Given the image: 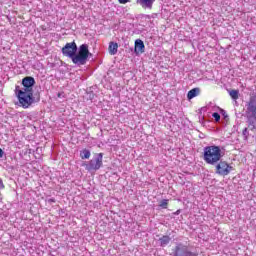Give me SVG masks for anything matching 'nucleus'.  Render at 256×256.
Instances as JSON below:
<instances>
[{"label":"nucleus","mask_w":256,"mask_h":256,"mask_svg":"<svg viewBox=\"0 0 256 256\" xmlns=\"http://www.w3.org/2000/svg\"><path fill=\"white\" fill-rule=\"evenodd\" d=\"M212 117H214V119H215L216 122L221 121V115H219V113H217V112H214V113L212 114Z\"/></svg>","instance_id":"obj_16"},{"label":"nucleus","mask_w":256,"mask_h":256,"mask_svg":"<svg viewBox=\"0 0 256 256\" xmlns=\"http://www.w3.org/2000/svg\"><path fill=\"white\" fill-rule=\"evenodd\" d=\"M139 53H145V44L141 39L135 41V54L139 55Z\"/></svg>","instance_id":"obj_9"},{"label":"nucleus","mask_w":256,"mask_h":256,"mask_svg":"<svg viewBox=\"0 0 256 256\" xmlns=\"http://www.w3.org/2000/svg\"><path fill=\"white\" fill-rule=\"evenodd\" d=\"M230 97L236 101V99H239V91L238 90H231L229 92Z\"/></svg>","instance_id":"obj_14"},{"label":"nucleus","mask_w":256,"mask_h":256,"mask_svg":"<svg viewBox=\"0 0 256 256\" xmlns=\"http://www.w3.org/2000/svg\"><path fill=\"white\" fill-rule=\"evenodd\" d=\"M136 3L140 5L142 9H153L155 0H136Z\"/></svg>","instance_id":"obj_8"},{"label":"nucleus","mask_w":256,"mask_h":256,"mask_svg":"<svg viewBox=\"0 0 256 256\" xmlns=\"http://www.w3.org/2000/svg\"><path fill=\"white\" fill-rule=\"evenodd\" d=\"M160 245L161 247H166V245H169V243L171 242V237L169 236H162L160 239Z\"/></svg>","instance_id":"obj_12"},{"label":"nucleus","mask_w":256,"mask_h":256,"mask_svg":"<svg viewBox=\"0 0 256 256\" xmlns=\"http://www.w3.org/2000/svg\"><path fill=\"white\" fill-rule=\"evenodd\" d=\"M179 213H181V210H177L174 215H179Z\"/></svg>","instance_id":"obj_22"},{"label":"nucleus","mask_w":256,"mask_h":256,"mask_svg":"<svg viewBox=\"0 0 256 256\" xmlns=\"http://www.w3.org/2000/svg\"><path fill=\"white\" fill-rule=\"evenodd\" d=\"M80 157L81 159H89V157H91V151H89L88 149H84L80 152Z\"/></svg>","instance_id":"obj_13"},{"label":"nucleus","mask_w":256,"mask_h":256,"mask_svg":"<svg viewBox=\"0 0 256 256\" xmlns=\"http://www.w3.org/2000/svg\"><path fill=\"white\" fill-rule=\"evenodd\" d=\"M119 49V44L115 42H110L109 44V53L110 55H117V50Z\"/></svg>","instance_id":"obj_10"},{"label":"nucleus","mask_w":256,"mask_h":256,"mask_svg":"<svg viewBox=\"0 0 256 256\" xmlns=\"http://www.w3.org/2000/svg\"><path fill=\"white\" fill-rule=\"evenodd\" d=\"M233 171V166L229 165V163L225 161H219L216 164V173L217 175H222L223 177L229 175Z\"/></svg>","instance_id":"obj_6"},{"label":"nucleus","mask_w":256,"mask_h":256,"mask_svg":"<svg viewBox=\"0 0 256 256\" xmlns=\"http://www.w3.org/2000/svg\"><path fill=\"white\" fill-rule=\"evenodd\" d=\"M242 135H244V137L247 139V137L249 136V130L245 128L242 132Z\"/></svg>","instance_id":"obj_17"},{"label":"nucleus","mask_w":256,"mask_h":256,"mask_svg":"<svg viewBox=\"0 0 256 256\" xmlns=\"http://www.w3.org/2000/svg\"><path fill=\"white\" fill-rule=\"evenodd\" d=\"M168 205H169V199H163L159 203V207H161V209H167Z\"/></svg>","instance_id":"obj_15"},{"label":"nucleus","mask_w":256,"mask_h":256,"mask_svg":"<svg viewBox=\"0 0 256 256\" xmlns=\"http://www.w3.org/2000/svg\"><path fill=\"white\" fill-rule=\"evenodd\" d=\"M200 92H201V90L199 88H194V89L188 91L187 98L189 100L194 99V97H197V95H199Z\"/></svg>","instance_id":"obj_11"},{"label":"nucleus","mask_w":256,"mask_h":256,"mask_svg":"<svg viewBox=\"0 0 256 256\" xmlns=\"http://www.w3.org/2000/svg\"><path fill=\"white\" fill-rule=\"evenodd\" d=\"M121 5H125L126 3H129V0H118Z\"/></svg>","instance_id":"obj_19"},{"label":"nucleus","mask_w":256,"mask_h":256,"mask_svg":"<svg viewBox=\"0 0 256 256\" xmlns=\"http://www.w3.org/2000/svg\"><path fill=\"white\" fill-rule=\"evenodd\" d=\"M245 117L248 126L253 131L256 130V95L251 96L245 105Z\"/></svg>","instance_id":"obj_4"},{"label":"nucleus","mask_w":256,"mask_h":256,"mask_svg":"<svg viewBox=\"0 0 256 256\" xmlns=\"http://www.w3.org/2000/svg\"><path fill=\"white\" fill-rule=\"evenodd\" d=\"M174 256H197V253L189 251L186 245L177 244L174 249Z\"/></svg>","instance_id":"obj_7"},{"label":"nucleus","mask_w":256,"mask_h":256,"mask_svg":"<svg viewBox=\"0 0 256 256\" xmlns=\"http://www.w3.org/2000/svg\"><path fill=\"white\" fill-rule=\"evenodd\" d=\"M62 54L64 57H69L72 59L74 65H85L87 59H89V46L87 44H82L77 53V44L75 42L66 43L62 48Z\"/></svg>","instance_id":"obj_2"},{"label":"nucleus","mask_w":256,"mask_h":256,"mask_svg":"<svg viewBox=\"0 0 256 256\" xmlns=\"http://www.w3.org/2000/svg\"><path fill=\"white\" fill-rule=\"evenodd\" d=\"M4 154L5 152H3V149L0 148V158L3 157Z\"/></svg>","instance_id":"obj_21"},{"label":"nucleus","mask_w":256,"mask_h":256,"mask_svg":"<svg viewBox=\"0 0 256 256\" xmlns=\"http://www.w3.org/2000/svg\"><path fill=\"white\" fill-rule=\"evenodd\" d=\"M48 203H55V198H50V199H48Z\"/></svg>","instance_id":"obj_20"},{"label":"nucleus","mask_w":256,"mask_h":256,"mask_svg":"<svg viewBox=\"0 0 256 256\" xmlns=\"http://www.w3.org/2000/svg\"><path fill=\"white\" fill-rule=\"evenodd\" d=\"M103 167V153H98L86 165L87 171H99Z\"/></svg>","instance_id":"obj_5"},{"label":"nucleus","mask_w":256,"mask_h":256,"mask_svg":"<svg viewBox=\"0 0 256 256\" xmlns=\"http://www.w3.org/2000/svg\"><path fill=\"white\" fill-rule=\"evenodd\" d=\"M5 189V184H3V180L0 178V191Z\"/></svg>","instance_id":"obj_18"},{"label":"nucleus","mask_w":256,"mask_h":256,"mask_svg":"<svg viewBox=\"0 0 256 256\" xmlns=\"http://www.w3.org/2000/svg\"><path fill=\"white\" fill-rule=\"evenodd\" d=\"M221 159H223L221 147L212 145L204 148V161L208 165H217Z\"/></svg>","instance_id":"obj_3"},{"label":"nucleus","mask_w":256,"mask_h":256,"mask_svg":"<svg viewBox=\"0 0 256 256\" xmlns=\"http://www.w3.org/2000/svg\"><path fill=\"white\" fill-rule=\"evenodd\" d=\"M35 85V78L27 76L22 79V88L20 86L15 87V94L19 99L20 105L24 109H28L35 103L33 98V86Z\"/></svg>","instance_id":"obj_1"}]
</instances>
